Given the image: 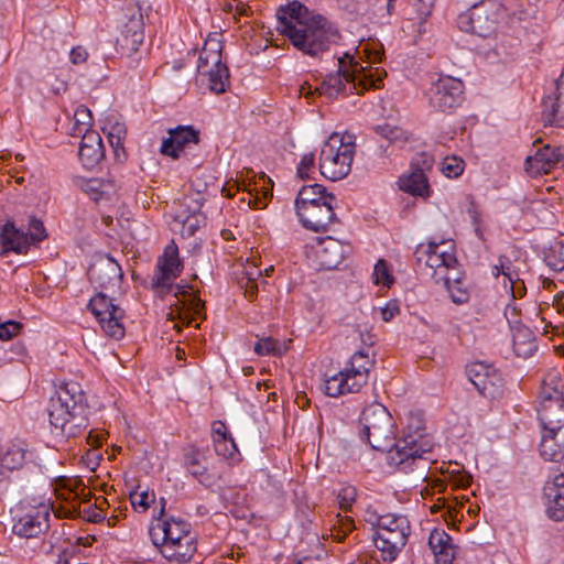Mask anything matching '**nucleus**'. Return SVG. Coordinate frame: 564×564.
<instances>
[{
  "instance_id": "nucleus-1",
  "label": "nucleus",
  "mask_w": 564,
  "mask_h": 564,
  "mask_svg": "<svg viewBox=\"0 0 564 564\" xmlns=\"http://www.w3.org/2000/svg\"><path fill=\"white\" fill-rule=\"evenodd\" d=\"M360 436L372 449L383 452L389 449L387 460L389 466L409 474L419 473L425 479L434 443L424 432L419 419L409 423L403 436L395 441L397 426L390 412L380 403H372L364 409L360 419Z\"/></svg>"
},
{
  "instance_id": "nucleus-2",
  "label": "nucleus",
  "mask_w": 564,
  "mask_h": 564,
  "mask_svg": "<svg viewBox=\"0 0 564 564\" xmlns=\"http://www.w3.org/2000/svg\"><path fill=\"white\" fill-rule=\"evenodd\" d=\"M276 30L303 54L315 57L326 51L335 33L323 15L299 1L278 11Z\"/></svg>"
},
{
  "instance_id": "nucleus-3",
  "label": "nucleus",
  "mask_w": 564,
  "mask_h": 564,
  "mask_svg": "<svg viewBox=\"0 0 564 564\" xmlns=\"http://www.w3.org/2000/svg\"><path fill=\"white\" fill-rule=\"evenodd\" d=\"M46 411L51 433L62 440L83 436L88 429L85 393L76 381L62 382L51 397Z\"/></svg>"
},
{
  "instance_id": "nucleus-4",
  "label": "nucleus",
  "mask_w": 564,
  "mask_h": 564,
  "mask_svg": "<svg viewBox=\"0 0 564 564\" xmlns=\"http://www.w3.org/2000/svg\"><path fill=\"white\" fill-rule=\"evenodd\" d=\"M387 75L381 67H344V59L339 58V67L336 73L327 74L317 86L318 97L327 100H335L339 97H348L352 94H362L370 88L378 89L382 86L383 77Z\"/></svg>"
},
{
  "instance_id": "nucleus-5",
  "label": "nucleus",
  "mask_w": 564,
  "mask_h": 564,
  "mask_svg": "<svg viewBox=\"0 0 564 564\" xmlns=\"http://www.w3.org/2000/svg\"><path fill=\"white\" fill-rule=\"evenodd\" d=\"M416 254L426 256L425 263L434 270V274L438 271L440 273L444 271V274H441V279L444 280L445 288L453 303L462 305L469 301L470 293L457 268L458 261L452 243L430 242L426 247L420 246Z\"/></svg>"
},
{
  "instance_id": "nucleus-6",
  "label": "nucleus",
  "mask_w": 564,
  "mask_h": 564,
  "mask_svg": "<svg viewBox=\"0 0 564 564\" xmlns=\"http://www.w3.org/2000/svg\"><path fill=\"white\" fill-rule=\"evenodd\" d=\"M184 269L183 261L180 258L178 247L174 240H171L165 246L163 253L158 258L155 271L152 276V288L159 292L175 290L174 296L176 305L181 300L177 297L180 286L174 285V281L181 275ZM184 300H182L183 308L188 311L191 319L188 324L198 317L204 310V302L192 293L183 292Z\"/></svg>"
},
{
  "instance_id": "nucleus-7",
  "label": "nucleus",
  "mask_w": 564,
  "mask_h": 564,
  "mask_svg": "<svg viewBox=\"0 0 564 564\" xmlns=\"http://www.w3.org/2000/svg\"><path fill=\"white\" fill-rule=\"evenodd\" d=\"M356 144L350 134L337 132L324 142L318 161L321 174L329 181H340L351 171Z\"/></svg>"
},
{
  "instance_id": "nucleus-8",
  "label": "nucleus",
  "mask_w": 564,
  "mask_h": 564,
  "mask_svg": "<svg viewBox=\"0 0 564 564\" xmlns=\"http://www.w3.org/2000/svg\"><path fill=\"white\" fill-rule=\"evenodd\" d=\"M368 351L369 349L356 351L343 370L325 379L324 391L328 397L357 393L367 384L369 371L375 364Z\"/></svg>"
},
{
  "instance_id": "nucleus-9",
  "label": "nucleus",
  "mask_w": 564,
  "mask_h": 564,
  "mask_svg": "<svg viewBox=\"0 0 564 564\" xmlns=\"http://www.w3.org/2000/svg\"><path fill=\"white\" fill-rule=\"evenodd\" d=\"M411 533L406 516L397 513L382 514L377 520L373 544L384 562H393L406 545Z\"/></svg>"
},
{
  "instance_id": "nucleus-10",
  "label": "nucleus",
  "mask_w": 564,
  "mask_h": 564,
  "mask_svg": "<svg viewBox=\"0 0 564 564\" xmlns=\"http://www.w3.org/2000/svg\"><path fill=\"white\" fill-rule=\"evenodd\" d=\"M503 8L494 0H484L459 14L458 26L465 32L487 37L494 34L502 19Z\"/></svg>"
},
{
  "instance_id": "nucleus-11",
  "label": "nucleus",
  "mask_w": 564,
  "mask_h": 564,
  "mask_svg": "<svg viewBox=\"0 0 564 564\" xmlns=\"http://www.w3.org/2000/svg\"><path fill=\"white\" fill-rule=\"evenodd\" d=\"M50 505L43 501L21 500L14 511L13 533L24 539L45 534L50 528Z\"/></svg>"
},
{
  "instance_id": "nucleus-12",
  "label": "nucleus",
  "mask_w": 564,
  "mask_h": 564,
  "mask_svg": "<svg viewBox=\"0 0 564 564\" xmlns=\"http://www.w3.org/2000/svg\"><path fill=\"white\" fill-rule=\"evenodd\" d=\"M88 310L93 313L104 333L116 340L124 336L123 319L124 310L117 302L116 295L98 292L88 303Z\"/></svg>"
},
{
  "instance_id": "nucleus-13",
  "label": "nucleus",
  "mask_w": 564,
  "mask_h": 564,
  "mask_svg": "<svg viewBox=\"0 0 564 564\" xmlns=\"http://www.w3.org/2000/svg\"><path fill=\"white\" fill-rule=\"evenodd\" d=\"M198 73L207 76V86L215 94H223L229 87L230 74L221 62V45L216 41H206L198 57Z\"/></svg>"
},
{
  "instance_id": "nucleus-14",
  "label": "nucleus",
  "mask_w": 564,
  "mask_h": 564,
  "mask_svg": "<svg viewBox=\"0 0 564 564\" xmlns=\"http://www.w3.org/2000/svg\"><path fill=\"white\" fill-rule=\"evenodd\" d=\"M464 83L449 75H441L431 83L425 96L432 108L442 112H451L464 100Z\"/></svg>"
},
{
  "instance_id": "nucleus-15",
  "label": "nucleus",
  "mask_w": 564,
  "mask_h": 564,
  "mask_svg": "<svg viewBox=\"0 0 564 564\" xmlns=\"http://www.w3.org/2000/svg\"><path fill=\"white\" fill-rule=\"evenodd\" d=\"M88 279L99 292L121 294L123 279L121 267L109 256L95 259L88 269Z\"/></svg>"
},
{
  "instance_id": "nucleus-16",
  "label": "nucleus",
  "mask_w": 564,
  "mask_h": 564,
  "mask_svg": "<svg viewBox=\"0 0 564 564\" xmlns=\"http://www.w3.org/2000/svg\"><path fill=\"white\" fill-rule=\"evenodd\" d=\"M469 380L475 388L486 398L495 399L503 391V379L499 371L491 365L477 361L467 368Z\"/></svg>"
},
{
  "instance_id": "nucleus-17",
  "label": "nucleus",
  "mask_w": 564,
  "mask_h": 564,
  "mask_svg": "<svg viewBox=\"0 0 564 564\" xmlns=\"http://www.w3.org/2000/svg\"><path fill=\"white\" fill-rule=\"evenodd\" d=\"M351 251L352 248L349 243L329 236L319 238L314 246L316 265L319 270L337 269Z\"/></svg>"
},
{
  "instance_id": "nucleus-18",
  "label": "nucleus",
  "mask_w": 564,
  "mask_h": 564,
  "mask_svg": "<svg viewBox=\"0 0 564 564\" xmlns=\"http://www.w3.org/2000/svg\"><path fill=\"white\" fill-rule=\"evenodd\" d=\"M336 200H322L321 205L296 212L301 224L308 230L318 232L326 231L329 225L338 219L334 212Z\"/></svg>"
},
{
  "instance_id": "nucleus-19",
  "label": "nucleus",
  "mask_w": 564,
  "mask_h": 564,
  "mask_svg": "<svg viewBox=\"0 0 564 564\" xmlns=\"http://www.w3.org/2000/svg\"><path fill=\"white\" fill-rule=\"evenodd\" d=\"M562 161H564V150L546 144L538 149L534 155L525 159L524 167L531 176H539L551 173Z\"/></svg>"
},
{
  "instance_id": "nucleus-20",
  "label": "nucleus",
  "mask_w": 564,
  "mask_h": 564,
  "mask_svg": "<svg viewBox=\"0 0 564 564\" xmlns=\"http://www.w3.org/2000/svg\"><path fill=\"white\" fill-rule=\"evenodd\" d=\"M183 465L205 487H213L220 479V474L208 465L206 456L195 447L184 453Z\"/></svg>"
},
{
  "instance_id": "nucleus-21",
  "label": "nucleus",
  "mask_w": 564,
  "mask_h": 564,
  "mask_svg": "<svg viewBox=\"0 0 564 564\" xmlns=\"http://www.w3.org/2000/svg\"><path fill=\"white\" fill-rule=\"evenodd\" d=\"M169 138L163 139L160 151L172 159H178L185 148L198 144L200 140L199 130L193 126H177L169 129Z\"/></svg>"
},
{
  "instance_id": "nucleus-22",
  "label": "nucleus",
  "mask_w": 564,
  "mask_h": 564,
  "mask_svg": "<svg viewBox=\"0 0 564 564\" xmlns=\"http://www.w3.org/2000/svg\"><path fill=\"white\" fill-rule=\"evenodd\" d=\"M151 534L154 543L158 544L160 538L162 545L182 541L185 535H194L191 532V524L188 522L174 518L159 520V522L151 528Z\"/></svg>"
},
{
  "instance_id": "nucleus-23",
  "label": "nucleus",
  "mask_w": 564,
  "mask_h": 564,
  "mask_svg": "<svg viewBox=\"0 0 564 564\" xmlns=\"http://www.w3.org/2000/svg\"><path fill=\"white\" fill-rule=\"evenodd\" d=\"M78 155L83 165L87 169H94L105 158V147L97 131L86 130L84 132Z\"/></svg>"
},
{
  "instance_id": "nucleus-24",
  "label": "nucleus",
  "mask_w": 564,
  "mask_h": 564,
  "mask_svg": "<svg viewBox=\"0 0 564 564\" xmlns=\"http://www.w3.org/2000/svg\"><path fill=\"white\" fill-rule=\"evenodd\" d=\"M0 254L6 256L9 252L24 254L30 248L28 234L18 229L13 221L8 220L0 231Z\"/></svg>"
},
{
  "instance_id": "nucleus-25",
  "label": "nucleus",
  "mask_w": 564,
  "mask_h": 564,
  "mask_svg": "<svg viewBox=\"0 0 564 564\" xmlns=\"http://www.w3.org/2000/svg\"><path fill=\"white\" fill-rule=\"evenodd\" d=\"M547 514L554 521L564 519V474L556 475L543 488Z\"/></svg>"
},
{
  "instance_id": "nucleus-26",
  "label": "nucleus",
  "mask_w": 564,
  "mask_h": 564,
  "mask_svg": "<svg viewBox=\"0 0 564 564\" xmlns=\"http://www.w3.org/2000/svg\"><path fill=\"white\" fill-rule=\"evenodd\" d=\"M540 454L551 462H557L564 456V427L543 429Z\"/></svg>"
},
{
  "instance_id": "nucleus-27",
  "label": "nucleus",
  "mask_w": 564,
  "mask_h": 564,
  "mask_svg": "<svg viewBox=\"0 0 564 564\" xmlns=\"http://www.w3.org/2000/svg\"><path fill=\"white\" fill-rule=\"evenodd\" d=\"M206 216L196 208H186L180 212L173 220V230L180 232L184 238L193 237L196 231L205 226Z\"/></svg>"
},
{
  "instance_id": "nucleus-28",
  "label": "nucleus",
  "mask_w": 564,
  "mask_h": 564,
  "mask_svg": "<svg viewBox=\"0 0 564 564\" xmlns=\"http://www.w3.org/2000/svg\"><path fill=\"white\" fill-rule=\"evenodd\" d=\"M429 545L437 564H452L455 557V547L452 544V538L445 530L434 529L430 534Z\"/></svg>"
},
{
  "instance_id": "nucleus-29",
  "label": "nucleus",
  "mask_w": 564,
  "mask_h": 564,
  "mask_svg": "<svg viewBox=\"0 0 564 564\" xmlns=\"http://www.w3.org/2000/svg\"><path fill=\"white\" fill-rule=\"evenodd\" d=\"M144 33L140 19H131L122 29L120 36L117 39L122 53L131 55L139 50L143 43Z\"/></svg>"
},
{
  "instance_id": "nucleus-30",
  "label": "nucleus",
  "mask_w": 564,
  "mask_h": 564,
  "mask_svg": "<svg viewBox=\"0 0 564 564\" xmlns=\"http://www.w3.org/2000/svg\"><path fill=\"white\" fill-rule=\"evenodd\" d=\"M399 188L413 196L427 198L431 195V187L427 176L420 167H413L409 174L399 178Z\"/></svg>"
},
{
  "instance_id": "nucleus-31",
  "label": "nucleus",
  "mask_w": 564,
  "mask_h": 564,
  "mask_svg": "<svg viewBox=\"0 0 564 564\" xmlns=\"http://www.w3.org/2000/svg\"><path fill=\"white\" fill-rule=\"evenodd\" d=\"M408 4L403 10L404 19L411 22L409 28L413 32H421L426 19L431 15L435 0H406Z\"/></svg>"
},
{
  "instance_id": "nucleus-32",
  "label": "nucleus",
  "mask_w": 564,
  "mask_h": 564,
  "mask_svg": "<svg viewBox=\"0 0 564 564\" xmlns=\"http://www.w3.org/2000/svg\"><path fill=\"white\" fill-rule=\"evenodd\" d=\"M322 200H336L334 194L328 193L321 184H312L303 186L295 198L296 212L321 205Z\"/></svg>"
},
{
  "instance_id": "nucleus-33",
  "label": "nucleus",
  "mask_w": 564,
  "mask_h": 564,
  "mask_svg": "<svg viewBox=\"0 0 564 564\" xmlns=\"http://www.w3.org/2000/svg\"><path fill=\"white\" fill-rule=\"evenodd\" d=\"M196 552L194 535H185L182 541L162 545L161 553L170 562L186 563Z\"/></svg>"
},
{
  "instance_id": "nucleus-34",
  "label": "nucleus",
  "mask_w": 564,
  "mask_h": 564,
  "mask_svg": "<svg viewBox=\"0 0 564 564\" xmlns=\"http://www.w3.org/2000/svg\"><path fill=\"white\" fill-rule=\"evenodd\" d=\"M564 382L557 371L547 373L542 380L540 390L541 403H560L564 402Z\"/></svg>"
},
{
  "instance_id": "nucleus-35",
  "label": "nucleus",
  "mask_w": 564,
  "mask_h": 564,
  "mask_svg": "<svg viewBox=\"0 0 564 564\" xmlns=\"http://www.w3.org/2000/svg\"><path fill=\"white\" fill-rule=\"evenodd\" d=\"M513 351L518 357L529 358L536 350L535 336L533 332L525 327L519 326L512 333Z\"/></svg>"
},
{
  "instance_id": "nucleus-36",
  "label": "nucleus",
  "mask_w": 564,
  "mask_h": 564,
  "mask_svg": "<svg viewBox=\"0 0 564 564\" xmlns=\"http://www.w3.org/2000/svg\"><path fill=\"white\" fill-rule=\"evenodd\" d=\"M538 415L543 429H562L564 427V402L541 403Z\"/></svg>"
},
{
  "instance_id": "nucleus-37",
  "label": "nucleus",
  "mask_w": 564,
  "mask_h": 564,
  "mask_svg": "<svg viewBox=\"0 0 564 564\" xmlns=\"http://www.w3.org/2000/svg\"><path fill=\"white\" fill-rule=\"evenodd\" d=\"M104 133L107 135L108 142L113 150L117 160H124L127 154L124 150V140L127 137L126 124L119 121L108 122L102 128Z\"/></svg>"
},
{
  "instance_id": "nucleus-38",
  "label": "nucleus",
  "mask_w": 564,
  "mask_h": 564,
  "mask_svg": "<svg viewBox=\"0 0 564 564\" xmlns=\"http://www.w3.org/2000/svg\"><path fill=\"white\" fill-rule=\"evenodd\" d=\"M563 77V73L561 76L554 80L555 85V93L553 96H547L543 98V111H542V119L544 121V124L549 126H558L561 122L560 117V104L558 100L562 96L561 93V78Z\"/></svg>"
},
{
  "instance_id": "nucleus-39",
  "label": "nucleus",
  "mask_w": 564,
  "mask_h": 564,
  "mask_svg": "<svg viewBox=\"0 0 564 564\" xmlns=\"http://www.w3.org/2000/svg\"><path fill=\"white\" fill-rule=\"evenodd\" d=\"M112 189L113 185L111 182L104 181L100 178H91L83 184V191L94 202H99L105 197H108Z\"/></svg>"
},
{
  "instance_id": "nucleus-40",
  "label": "nucleus",
  "mask_w": 564,
  "mask_h": 564,
  "mask_svg": "<svg viewBox=\"0 0 564 564\" xmlns=\"http://www.w3.org/2000/svg\"><path fill=\"white\" fill-rule=\"evenodd\" d=\"M288 345L272 337H262L254 345V352L259 356H281L288 350Z\"/></svg>"
},
{
  "instance_id": "nucleus-41",
  "label": "nucleus",
  "mask_w": 564,
  "mask_h": 564,
  "mask_svg": "<svg viewBox=\"0 0 564 564\" xmlns=\"http://www.w3.org/2000/svg\"><path fill=\"white\" fill-rule=\"evenodd\" d=\"M26 449L19 445H11L1 457V467L8 470L20 469L25 462Z\"/></svg>"
},
{
  "instance_id": "nucleus-42",
  "label": "nucleus",
  "mask_w": 564,
  "mask_h": 564,
  "mask_svg": "<svg viewBox=\"0 0 564 564\" xmlns=\"http://www.w3.org/2000/svg\"><path fill=\"white\" fill-rule=\"evenodd\" d=\"M207 184L204 182H191V192H188L184 199L183 205L185 208L200 209L206 199Z\"/></svg>"
},
{
  "instance_id": "nucleus-43",
  "label": "nucleus",
  "mask_w": 564,
  "mask_h": 564,
  "mask_svg": "<svg viewBox=\"0 0 564 564\" xmlns=\"http://www.w3.org/2000/svg\"><path fill=\"white\" fill-rule=\"evenodd\" d=\"M465 161L458 155H447L441 162V172L448 178L460 176L465 170Z\"/></svg>"
},
{
  "instance_id": "nucleus-44",
  "label": "nucleus",
  "mask_w": 564,
  "mask_h": 564,
  "mask_svg": "<svg viewBox=\"0 0 564 564\" xmlns=\"http://www.w3.org/2000/svg\"><path fill=\"white\" fill-rule=\"evenodd\" d=\"M549 268L561 272L564 270V243L554 242L545 253L544 258Z\"/></svg>"
},
{
  "instance_id": "nucleus-45",
  "label": "nucleus",
  "mask_w": 564,
  "mask_h": 564,
  "mask_svg": "<svg viewBox=\"0 0 564 564\" xmlns=\"http://www.w3.org/2000/svg\"><path fill=\"white\" fill-rule=\"evenodd\" d=\"M337 517V522L330 529V536L336 542H343L354 531L355 524L349 517Z\"/></svg>"
},
{
  "instance_id": "nucleus-46",
  "label": "nucleus",
  "mask_w": 564,
  "mask_h": 564,
  "mask_svg": "<svg viewBox=\"0 0 564 564\" xmlns=\"http://www.w3.org/2000/svg\"><path fill=\"white\" fill-rule=\"evenodd\" d=\"M26 234L30 239V245L35 243V242H41L47 238V232H46L43 221L35 217L30 218L29 230Z\"/></svg>"
},
{
  "instance_id": "nucleus-47",
  "label": "nucleus",
  "mask_w": 564,
  "mask_h": 564,
  "mask_svg": "<svg viewBox=\"0 0 564 564\" xmlns=\"http://www.w3.org/2000/svg\"><path fill=\"white\" fill-rule=\"evenodd\" d=\"M214 447L217 455L223 456L225 458H231L238 452L237 445L232 436L225 437L224 440L218 438L217 441H214Z\"/></svg>"
},
{
  "instance_id": "nucleus-48",
  "label": "nucleus",
  "mask_w": 564,
  "mask_h": 564,
  "mask_svg": "<svg viewBox=\"0 0 564 564\" xmlns=\"http://www.w3.org/2000/svg\"><path fill=\"white\" fill-rule=\"evenodd\" d=\"M373 282L383 286H390L393 283V278L390 274L388 263L380 259L373 270Z\"/></svg>"
},
{
  "instance_id": "nucleus-49",
  "label": "nucleus",
  "mask_w": 564,
  "mask_h": 564,
  "mask_svg": "<svg viewBox=\"0 0 564 564\" xmlns=\"http://www.w3.org/2000/svg\"><path fill=\"white\" fill-rule=\"evenodd\" d=\"M154 500V494H150L149 491L137 492L133 491L130 494V501L134 510L139 512H144L149 509L151 501Z\"/></svg>"
},
{
  "instance_id": "nucleus-50",
  "label": "nucleus",
  "mask_w": 564,
  "mask_h": 564,
  "mask_svg": "<svg viewBox=\"0 0 564 564\" xmlns=\"http://www.w3.org/2000/svg\"><path fill=\"white\" fill-rule=\"evenodd\" d=\"M357 497V490L352 486H345L343 487L338 495H337V501L339 505V508L344 511H349L356 500Z\"/></svg>"
},
{
  "instance_id": "nucleus-51",
  "label": "nucleus",
  "mask_w": 564,
  "mask_h": 564,
  "mask_svg": "<svg viewBox=\"0 0 564 564\" xmlns=\"http://www.w3.org/2000/svg\"><path fill=\"white\" fill-rule=\"evenodd\" d=\"M315 173V155L314 153L310 152V153H305L299 165H297V175L302 178V180H306V178H310L312 176V174Z\"/></svg>"
},
{
  "instance_id": "nucleus-52",
  "label": "nucleus",
  "mask_w": 564,
  "mask_h": 564,
  "mask_svg": "<svg viewBox=\"0 0 564 564\" xmlns=\"http://www.w3.org/2000/svg\"><path fill=\"white\" fill-rule=\"evenodd\" d=\"M498 268H500L502 275L508 282L517 281L519 278V270L514 267L512 261L507 256H500L498 259Z\"/></svg>"
},
{
  "instance_id": "nucleus-53",
  "label": "nucleus",
  "mask_w": 564,
  "mask_h": 564,
  "mask_svg": "<svg viewBox=\"0 0 564 564\" xmlns=\"http://www.w3.org/2000/svg\"><path fill=\"white\" fill-rule=\"evenodd\" d=\"M21 329V324L14 321H8L0 324V340H9L18 335Z\"/></svg>"
},
{
  "instance_id": "nucleus-54",
  "label": "nucleus",
  "mask_w": 564,
  "mask_h": 564,
  "mask_svg": "<svg viewBox=\"0 0 564 564\" xmlns=\"http://www.w3.org/2000/svg\"><path fill=\"white\" fill-rule=\"evenodd\" d=\"M74 119L77 126H83L85 131L88 130L91 121L90 110L85 106L77 107L74 113Z\"/></svg>"
},
{
  "instance_id": "nucleus-55",
  "label": "nucleus",
  "mask_w": 564,
  "mask_h": 564,
  "mask_svg": "<svg viewBox=\"0 0 564 564\" xmlns=\"http://www.w3.org/2000/svg\"><path fill=\"white\" fill-rule=\"evenodd\" d=\"M380 313L383 322H390L400 313V307L397 301H390L380 310Z\"/></svg>"
},
{
  "instance_id": "nucleus-56",
  "label": "nucleus",
  "mask_w": 564,
  "mask_h": 564,
  "mask_svg": "<svg viewBox=\"0 0 564 564\" xmlns=\"http://www.w3.org/2000/svg\"><path fill=\"white\" fill-rule=\"evenodd\" d=\"M377 132L391 141H397V140L401 139V137L403 134V131L401 129H399L397 127H390L388 124L379 126L377 128Z\"/></svg>"
},
{
  "instance_id": "nucleus-57",
  "label": "nucleus",
  "mask_w": 564,
  "mask_h": 564,
  "mask_svg": "<svg viewBox=\"0 0 564 564\" xmlns=\"http://www.w3.org/2000/svg\"><path fill=\"white\" fill-rule=\"evenodd\" d=\"M69 58L74 65L83 64L88 58V52L84 46L78 45L72 48L69 53Z\"/></svg>"
},
{
  "instance_id": "nucleus-58",
  "label": "nucleus",
  "mask_w": 564,
  "mask_h": 564,
  "mask_svg": "<svg viewBox=\"0 0 564 564\" xmlns=\"http://www.w3.org/2000/svg\"><path fill=\"white\" fill-rule=\"evenodd\" d=\"M212 432H213V441H217L218 438L224 440L225 437L231 436L227 431L226 424L221 421H215L212 424Z\"/></svg>"
},
{
  "instance_id": "nucleus-59",
  "label": "nucleus",
  "mask_w": 564,
  "mask_h": 564,
  "mask_svg": "<svg viewBox=\"0 0 564 564\" xmlns=\"http://www.w3.org/2000/svg\"><path fill=\"white\" fill-rule=\"evenodd\" d=\"M509 288H510V292L514 299L522 297L527 291L524 282L520 278H518L517 281L509 282Z\"/></svg>"
},
{
  "instance_id": "nucleus-60",
  "label": "nucleus",
  "mask_w": 564,
  "mask_h": 564,
  "mask_svg": "<svg viewBox=\"0 0 564 564\" xmlns=\"http://www.w3.org/2000/svg\"><path fill=\"white\" fill-rule=\"evenodd\" d=\"M258 294V284L256 280L248 278L245 284V295L250 301L253 300Z\"/></svg>"
},
{
  "instance_id": "nucleus-61",
  "label": "nucleus",
  "mask_w": 564,
  "mask_h": 564,
  "mask_svg": "<svg viewBox=\"0 0 564 564\" xmlns=\"http://www.w3.org/2000/svg\"><path fill=\"white\" fill-rule=\"evenodd\" d=\"M300 95L305 97L306 99H312L315 96H318V94H317V86L313 87L311 84L304 83L300 87Z\"/></svg>"
},
{
  "instance_id": "nucleus-62",
  "label": "nucleus",
  "mask_w": 564,
  "mask_h": 564,
  "mask_svg": "<svg viewBox=\"0 0 564 564\" xmlns=\"http://www.w3.org/2000/svg\"><path fill=\"white\" fill-rule=\"evenodd\" d=\"M349 564H380L379 561L368 554L358 556L355 561Z\"/></svg>"
},
{
  "instance_id": "nucleus-63",
  "label": "nucleus",
  "mask_w": 564,
  "mask_h": 564,
  "mask_svg": "<svg viewBox=\"0 0 564 564\" xmlns=\"http://www.w3.org/2000/svg\"><path fill=\"white\" fill-rule=\"evenodd\" d=\"M382 56H383V52L382 51H373V52H369L368 53V58H369L370 63H379V62H381Z\"/></svg>"
},
{
  "instance_id": "nucleus-64",
  "label": "nucleus",
  "mask_w": 564,
  "mask_h": 564,
  "mask_svg": "<svg viewBox=\"0 0 564 564\" xmlns=\"http://www.w3.org/2000/svg\"><path fill=\"white\" fill-rule=\"evenodd\" d=\"M87 441L93 446H98L101 444V438L99 436H94L91 431L88 433Z\"/></svg>"
}]
</instances>
